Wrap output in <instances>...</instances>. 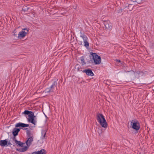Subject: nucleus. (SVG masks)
<instances>
[{
	"instance_id": "29",
	"label": "nucleus",
	"mask_w": 154,
	"mask_h": 154,
	"mask_svg": "<svg viewBox=\"0 0 154 154\" xmlns=\"http://www.w3.org/2000/svg\"><path fill=\"white\" fill-rule=\"evenodd\" d=\"M31 154H39L38 151L34 152L32 153Z\"/></svg>"
},
{
	"instance_id": "26",
	"label": "nucleus",
	"mask_w": 154,
	"mask_h": 154,
	"mask_svg": "<svg viewBox=\"0 0 154 154\" xmlns=\"http://www.w3.org/2000/svg\"><path fill=\"white\" fill-rule=\"evenodd\" d=\"M75 68L78 71L80 68V66L79 65H76L75 66Z\"/></svg>"
},
{
	"instance_id": "14",
	"label": "nucleus",
	"mask_w": 154,
	"mask_h": 154,
	"mask_svg": "<svg viewBox=\"0 0 154 154\" xmlns=\"http://www.w3.org/2000/svg\"><path fill=\"white\" fill-rule=\"evenodd\" d=\"M28 138L26 142V144L27 146H30L32 144V142L33 141L32 137H28Z\"/></svg>"
},
{
	"instance_id": "28",
	"label": "nucleus",
	"mask_w": 154,
	"mask_h": 154,
	"mask_svg": "<svg viewBox=\"0 0 154 154\" xmlns=\"http://www.w3.org/2000/svg\"><path fill=\"white\" fill-rule=\"evenodd\" d=\"M22 30H23V31H27V30H28V32L29 31V29L27 28H23L22 29Z\"/></svg>"
},
{
	"instance_id": "15",
	"label": "nucleus",
	"mask_w": 154,
	"mask_h": 154,
	"mask_svg": "<svg viewBox=\"0 0 154 154\" xmlns=\"http://www.w3.org/2000/svg\"><path fill=\"white\" fill-rule=\"evenodd\" d=\"M29 146H24L21 149L17 148L16 150L17 151H19V152H23L26 151L28 148Z\"/></svg>"
},
{
	"instance_id": "3",
	"label": "nucleus",
	"mask_w": 154,
	"mask_h": 154,
	"mask_svg": "<svg viewBox=\"0 0 154 154\" xmlns=\"http://www.w3.org/2000/svg\"><path fill=\"white\" fill-rule=\"evenodd\" d=\"M92 57V59L94 61V63L95 64H99L101 62V57L97 55L96 53H93L91 52V53Z\"/></svg>"
},
{
	"instance_id": "5",
	"label": "nucleus",
	"mask_w": 154,
	"mask_h": 154,
	"mask_svg": "<svg viewBox=\"0 0 154 154\" xmlns=\"http://www.w3.org/2000/svg\"><path fill=\"white\" fill-rule=\"evenodd\" d=\"M127 8V5H122L121 7H119L116 11V13L118 14H122L124 12H126L127 11L126 9Z\"/></svg>"
},
{
	"instance_id": "25",
	"label": "nucleus",
	"mask_w": 154,
	"mask_h": 154,
	"mask_svg": "<svg viewBox=\"0 0 154 154\" xmlns=\"http://www.w3.org/2000/svg\"><path fill=\"white\" fill-rule=\"evenodd\" d=\"M84 42V46L86 48H88L89 47V43L87 41Z\"/></svg>"
},
{
	"instance_id": "19",
	"label": "nucleus",
	"mask_w": 154,
	"mask_h": 154,
	"mask_svg": "<svg viewBox=\"0 0 154 154\" xmlns=\"http://www.w3.org/2000/svg\"><path fill=\"white\" fill-rule=\"evenodd\" d=\"M127 4L128 5V6H127V9H128L130 11H132L133 9V8L134 7V5L130 4L128 3H127Z\"/></svg>"
},
{
	"instance_id": "7",
	"label": "nucleus",
	"mask_w": 154,
	"mask_h": 154,
	"mask_svg": "<svg viewBox=\"0 0 154 154\" xmlns=\"http://www.w3.org/2000/svg\"><path fill=\"white\" fill-rule=\"evenodd\" d=\"M103 24L105 26L106 29L107 30H110L111 29L112 24L110 22L108 21H104Z\"/></svg>"
},
{
	"instance_id": "13",
	"label": "nucleus",
	"mask_w": 154,
	"mask_h": 154,
	"mask_svg": "<svg viewBox=\"0 0 154 154\" xmlns=\"http://www.w3.org/2000/svg\"><path fill=\"white\" fill-rule=\"evenodd\" d=\"M29 125L28 124H25L24 123H22L21 122H19L17 123L15 125V127H27L29 126Z\"/></svg>"
},
{
	"instance_id": "16",
	"label": "nucleus",
	"mask_w": 154,
	"mask_h": 154,
	"mask_svg": "<svg viewBox=\"0 0 154 154\" xmlns=\"http://www.w3.org/2000/svg\"><path fill=\"white\" fill-rule=\"evenodd\" d=\"M7 139H6L4 140H0V146H5L7 144Z\"/></svg>"
},
{
	"instance_id": "12",
	"label": "nucleus",
	"mask_w": 154,
	"mask_h": 154,
	"mask_svg": "<svg viewBox=\"0 0 154 154\" xmlns=\"http://www.w3.org/2000/svg\"><path fill=\"white\" fill-rule=\"evenodd\" d=\"M16 127L14 128L12 131L13 136H17L18 135V133L20 131V129L22 128H17Z\"/></svg>"
},
{
	"instance_id": "22",
	"label": "nucleus",
	"mask_w": 154,
	"mask_h": 154,
	"mask_svg": "<svg viewBox=\"0 0 154 154\" xmlns=\"http://www.w3.org/2000/svg\"><path fill=\"white\" fill-rule=\"evenodd\" d=\"M38 152L39 154H45L46 153V150L44 149H42L38 151Z\"/></svg>"
},
{
	"instance_id": "35",
	"label": "nucleus",
	"mask_w": 154,
	"mask_h": 154,
	"mask_svg": "<svg viewBox=\"0 0 154 154\" xmlns=\"http://www.w3.org/2000/svg\"><path fill=\"white\" fill-rule=\"evenodd\" d=\"M99 135H100V134L99 133Z\"/></svg>"
},
{
	"instance_id": "4",
	"label": "nucleus",
	"mask_w": 154,
	"mask_h": 154,
	"mask_svg": "<svg viewBox=\"0 0 154 154\" xmlns=\"http://www.w3.org/2000/svg\"><path fill=\"white\" fill-rule=\"evenodd\" d=\"M131 127L136 131L138 130L140 128V125L138 121L136 119L132 120L131 122Z\"/></svg>"
},
{
	"instance_id": "9",
	"label": "nucleus",
	"mask_w": 154,
	"mask_h": 154,
	"mask_svg": "<svg viewBox=\"0 0 154 154\" xmlns=\"http://www.w3.org/2000/svg\"><path fill=\"white\" fill-rule=\"evenodd\" d=\"M143 0H128V3L133 5H137L142 3Z\"/></svg>"
},
{
	"instance_id": "6",
	"label": "nucleus",
	"mask_w": 154,
	"mask_h": 154,
	"mask_svg": "<svg viewBox=\"0 0 154 154\" xmlns=\"http://www.w3.org/2000/svg\"><path fill=\"white\" fill-rule=\"evenodd\" d=\"M23 114H24L25 115H28V120H30L32 118L35 117V116H34V112L28 110H25L23 112Z\"/></svg>"
},
{
	"instance_id": "11",
	"label": "nucleus",
	"mask_w": 154,
	"mask_h": 154,
	"mask_svg": "<svg viewBox=\"0 0 154 154\" xmlns=\"http://www.w3.org/2000/svg\"><path fill=\"white\" fill-rule=\"evenodd\" d=\"M131 72V74L133 75H134V76H136L137 75H138L139 77H140V76H142L144 74V73L142 71H138L136 72H134L133 71H130L127 72Z\"/></svg>"
},
{
	"instance_id": "10",
	"label": "nucleus",
	"mask_w": 154,
	"mask_h": 154,
	"mask_svg": "<svg viewBox=\"0 0 154 154\" xmlns=\"http://www.w3.org/2000/svg\"><path fill=\"white\" fill-rule=\"evenodd\" d=\"M28 32V30L27 31H23L22 30L21 32H19L18 34V38L19 39H21L26 36Z\"/></svg>"
},
{
	"instance_id": "24",
	"label": "nucleus",
	"mask_w": 154,
	"mask_h": 154,
	"mask_svg": "<svg viewBox=\"0 0 154 154\" xmlns=\"http://www.w3.org/2000/svg\"><path fill=\"white\" fill-rule=\"evenodd\" d=\"M16 143L17 146H19L21 147L23 146V143L22 142L20 141H18V142Z\"/></svg>"
},
{
	"instance_id": "1",
	"label": "nucleus",
	"mask_w": 154,
	"mask_h": 154,
	"mask_svg": "<svg viewBox=\"0 0 154 154\" xmlns=\"http://www.w3.org/2000/svg\"><path fill=\"white\" fill-rule=\"evenodd\" d=\"M57 79L52 84L49 88H46L43 92L46 94V95L51 94L54 92V90H57Z\"/></svg>"
},
{
	"instance_id": "34",
	"label": "nucleus",
	"mask_w": 154,
	"mask_h": 154,
	"mask_svg": "<svg viewBox=\"0 0 154 154\" xmlns=\"http://www.w3.org/2000/svg\"><path fill=\"white\" fill-rule=\"evenodd\" d=\"M82 42H81V45H82Z\"/></svg>"
},
{
	"instance_id": "31",
	"label": "nucleus",
	"mask_w": 154,
	"mask_h": 154,
	"mask_svg": "<svg viewBox=\"0 0 154 154\" xmlns=\"http://www.w3.org/2000/svg\"><path fill=\"white\" fill-rule=\"evenodd\" d=\"M117 60L118 62H121V60Z\"/></svg>"
},
{
	"instance_id": "33",
	"label": "nucleus",
	"mask_w": 154,
	"mask_h": 154,
	"mask_svg": "<svg viewBox=\"0 0 154 154\" xmlns=\"http://www.w3.org/2000/svg\"><path fill=\"white\" fill-rule=\"evenodd\" d=\"M14 36H16V34H15V33L14 34Z\"/></svg>"
},
{
	"instance_id": "17",
	"label": "nucleus",
	"mask_w": 154,
	"mask_h": 154,
	"mask_svg": "<svg viewBox=\"0 0 154 154\" xmlns=\"http://www.w3.org/2000/svg\"><path fill=\"white\" fill-rule=\"evenodd\" d=\"M46 131L45 130H42L41 131V138L42 140H43L45 139V137L46 134Z\"/></svg>"
},
{
	"instance_id": "30",
	"label": "nucleus",
	"mask_w": 154,
	"mask_h": 154,
	"mask_svg": "<svg viewBox=\"0 0 154 154\" xmlns=\"http://www.w3.org/2000/svg\"><path fill=\"white\" fill-rule=\"evenodd\" d=\"M8 145H9L10 146H11V145H12V144L9 141V142H8L7 141V144Z\"/></svg>"
},
{
	"instance_id": "8",
	"label": "nucleus",
	"mask_w": 154,
	"mask_h": 154,
	"mask_svg": "<svg viewBox=\"0 0 154 154\" xmlns=\"http://www.w3.org/2000/svg\"><path fill=\"white\" fill-rule=\"evenodd\" d=\"M82 71L83 72L85 73L87 75L89 76H93L94 75V73L91 69H85Z\"/></svg>"
},
{
	"instance_id": "20",
	"label": "nucleus",
	"mask_w": 154,
	"mask_h": 154,
	"mask_svg": "<svg viewBox=\"0 0 154 154\" xmlns=\"http://www.w3.org/2000/svg\"><path fill=\"white\" fill-rule=\"evenodd\" d=\"M25 129L26 131V133L27 134V137H32V136H31V131L29 130L28 128H25Z\"/></svg>"
},
{
	"instance_id": "21",
	"label": "nucleus",
	"mask_w": 154,
	"mask_h": 154,
	"mask_svg": "<svg viewBox=\"0 0 154 154\" xmlns=\"http://www.w3.org/2000/svg\"><path fill=\"white\" fill-rule=\"evenodd\" d=\"M80 37L82 38L84 42L87 41L88 40V38L87 36L84 34L81 35Z\"/></svg>"
},
{
	"instance_id": "18",
	"label": "nucleus",
	"mask_w": 154,
	"mask_h": 154,
	"mask_svg": "<svg viewBox=\"0 0 154 154\" xmlns=\"http://www.w3.org/2000/svg\"><path fill=\"white\" fill-rule=\"evenodd\" d=\"M35 117H33L30 120H28V122H30L34 125H35L37 122L36 119H35Z\"/></svg>"
},
{
	"instance_id": "27",
	"label": "nucleus",
	"mask_w": 154,
	"mask_h": 154,
	"mask_svg": "<svg viewBox=\"0 0 154 154\" xmlns=\"http://www.w3.org/2000/svg\"><path fill=\"white\" fill-rule=\"evenodd\" d=\"M16 136H14L13 137V140L15 142V143H17L18 142V141L16 138Z\"/></svg>"
},
{
	"instance_id": "2",
	"label": "nucleus",
	"mask_w": 154,
	"mask_h": 154,
	"mask_svg": "<svg viewBox=\"0 0 154 154\" xmlns=\"http://www.w3.org/2000/svg\"><path fill=\"white\" fill-rule=\"evenodd\" d=\"M97 119L102 127L104 128L107 127V122L103 114L98 113L97 116Z\"/></svg>"
},
{
	"instance_id": "23",
	"label": "nucleus",
	"mask_w": 154,
	"mask_h": 154,
	"mask_svg": "<svg viewBox=\"0 0 154 154\" xmlns=\"http://www.w3.org/2000/svg\"><path fill=\"white\" fill-rule=\"evenodd\" d=\"M80 60L82 65H84L86 64V63L84 60V57H81L80 58Z\"/></svg>"
},
{
	"instance_id": "32",
	"label": "nucleus",
	"mask_w": 154,
	"mask_h": 154,
	"mask_svg": "<svg viewBox=\"0 0 154 154\" xmlns=\"http://www.w3.org/2000/svg\"><path fill=\"white\" fill-rule=\"evenodd\" d=\"M24 7H23V8H24ZM23 10L24 11H26V9H23Z\"/></svg>"
}]
</instances>
